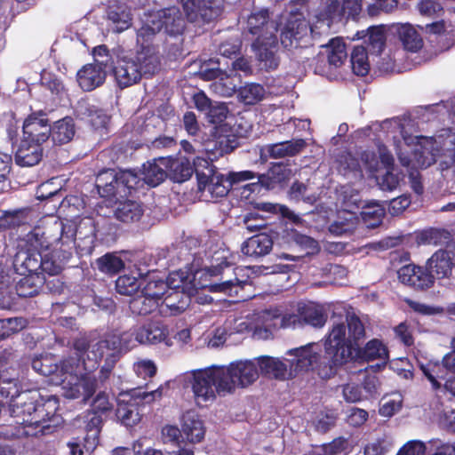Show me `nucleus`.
<instances>
[{
  "instance_id": "603ef678",
  "label": "nucleus",
  "mask_w": 455,
  "mask_h": 455,
  "mask_svg": "<svg viewBox=\"0 0 455 455\" xmlns=\"http://www.w3.org/2000/svg\"><path fill=\"white\" fill-rule=\"evenodd\" d=\"M80 359L77 357H67L60 361L58 360V369L55 373V378H52V381L65 382L68 376L76 375V370L79 367Z\"/></svg>"
},
{
  "instance_id": "c85d7f7f",
  "label": "nucleus",
  "mask_w": 455,
  "mask_h": 455,
  "mask_svg": "<svg viewBox=\"0 0 455 455\" xmlns=\"http://www.w3.org/2000/svg\"><path fill=\"white\" fill-rule=\"evenodd\" d=\"M307 146L305 140L293 139L291 140L268 144L266 152L271 158H283L299 154Z\"/></svg>"
},
{
  "instance_id": "864d4df0",
  "label": "nucleus",
  "mask_w": 455,
  "mask_h": 455,
  "mask_svg": "<svg viewBox=\"0 0 455 455\" xmlns=\"http://www.w3.org/2000/svg\"><path fill=\"white\" fill-rule=\"evenodd\" d=\"M108 20L115 24L114 30L121 33L132 26V15L125 8H110L108 12Z\"/></svg>"
},
{
  "instance_id": "8fccbe9b",
  "label": "nucleus",
  "mask_w": 455,
  "mask_h": 455,
  "mask_svg": "<svg viewBox=\"0 0 455 455\" xmlns=\"http://www.w3.org/2000/svg\"><path fill=\"white\" fill-rule=\"evenodd\" d=\"M351 67L354 74L358 76H365L370 71L368 60V51L364 46H355L350 58Z\"/></svg>"
},
{
  "instance_id": "5701e85b",
  "label": "nucleus",
  "mask_w": 455,
  "mask_h": 455,
  "mask_svg": "<svg viewBox=\"0 0 455 455\" xmlns=\"http://www.w3.org/2000/svg\"><path fill=\"white\" fill-rule=\"evenodd\" d=\"M151 285H146L142 293L132 298L129 303L131 312L135 315H148L155 312L159 307L154 297H157L162 291H152Z\"/></svg>"
},
{
  "instance_id": "49530a36",
  "label": "nucleus",
  "mask_w": 455,
  "mask_h": 455,
  "mask_svg": "<svg viewBox=\"0 0 455 455\" xmlns=\"http://www.w3.org/2000/svg\"><path fill=\"white\" fill-rule=\"evenodd\" d=\"M362 38L367 37L369 52L372 54H380L386 45V34L383 26L370 27L366 32L362 31Z\"/></svg>"
},
{
  "instance_id": "6e6552de",
  "label": "nucleus",
  "mask_w": 455,
  "mask_h": 455,
  "mask_svg": "<svg viewBox=\"0 0 455 455\" xmlns=\"http://www.w3.org/2000/svg\"><path fill=\"white\" fill-rule=\"evenodd\" d=\"M315 36V28L305 19L291 17L282 29L280 39L285 49L291 50L312 45Z\"/></svg>"
},
{
  "instance_id": "f03ea898",
  "label": "nucleus",
  "mask_w": 455,
  "mask_h": 455,
  "mask_svg": "<svg viewBox=\"0 0 455 455\" xmlns=\"http://www.w3.org/2000/svg\"><path fill=\"white\" fill-rule=\"evenodd\" d=\"M60 400L56 395H43L37 390H24L12 403L11 415L23 425L27 435H44L55 421Z\"/></svg>"
},
{
  "instance_id": "2f4dec72",
  "label": "nucleus",
  "mask_w": 455,
  "mask_h": 455,
  "mask_svg": "<svg viewBox=\"0 0 455 455\" xmlns=\"http://www.w3.org/2000/svg\"><path fill=\"white\" fill-rule=\"evenodd\" d=\"M84 423V430L86 432L84 437L87 449H94L99 443V436L101 431L103 418L100 414H96L91 411H86L82 416Z\"/></svg>"
},
{
  "instance_id": "69168bd1",
  "label": "nucleus",
  "mask_w": 455,
  "mask_h": 455,
  "mask_svg": "<svg viewBox=\"0 0 455 455\" xmlns=\"http://www.w3.org/2000/svg\"><path fill=\"white\" fill-rule=\"evenodd\" d=\"M241 46L242 42L238 37H231L220 44L219 52L222 56L231 59L240 53Z\"/></svg>"
},
{
  "instance_id": "dca6fc26",
  "label": "nucleus",
  "mask_w": 455,
  "mask_h": 455,
  "mask_svg": "<svg viewBox=\"0 0 455 455\" xmlns=\"http://www.w3.org/2000/svg\"><path fill=\"white\" fill-rule=\"evenodd\" d=\"M169 331L160 321H150L136 327V337L140 345H156L166 342Z\"/></svg>"
},
{
  "instance_id": "423d86ee",
  "label": "nucleus",
  "mask_w": 455,
  "mask_h": 455,
  "mask_svg": "<svg viewBox=\"0 0 455 455\" xmlns=\"http://www.w3.org/2000/svg\"><path fill=\"white\" fill-rule=\"evenodd\" d=\"M141 184V179L131 170L113 169L102 171L96 180V188L101 197L107 199L126 198Z\"/></svg>"
},
{
  "instance_id": "774afa93",
  "label": "nucleus",
  "mask_w": 455,
  "mask_h": 455,
  "mask_svg": "<svg viewBox=\"0 0 455 455\" xmlns=\"http://www.w3.org/2000/svg\"><path fill=\"white\" fill-rule=\"evenodd\" d=\"M391 446L392 443L386 438L377 439L364 447V455H385Z\"/></svg>"
},
{
  "instance_id": "393cba45",
  "label": "nucleus",
  "mask_w": 455,
  "mask_h": 455,
  "mask_svg": "<svg viewBox=\"0 0 455 455\" xmlns=\"http://www.w3.org/2000/svg\"><path fill=\"white\" fill-rule=\"evenodd\" d=\"M181 431L187 440L192 443H197L204 440L205 428L199 416L191 411H188L181 417Z\"/></svg>"
},
{
  "instance_id": "4468645a",
  "label": "nucleus",
  "mask_w": 455,
  "mask_h": 455,
  "mask_svg": "<svg viewBox=\"0 0 455 455\" xmlns=\"http://www.w3.org/2000/svg\"><path fill=\"white\" fill-rule=\"evenodd\" d=\"M95 63L86 64L76 74V80L84 92H92L102 85L106 80V64L95 60Z\"/></svg>"
},
{
  "instance_id": "58836bf2",
  "label": "nucleus",
  "mask_w": 455,
  "mask_h": 455,
  "mask_svg": "<svg viewBox=\"0 0 455 455\" xmlns=\"http://www.w3.org/2000/svg\"><path fill=\"white\" fill-rule=\"evenodd\" d=\"M338 172L343 176H352L362 179L363 177V168L359 158L351 152L343 151L336 158Z\"/></svg>"
},
{
  "instance_id": "c03bdc74",
  "label": "nucleus",
  "mask_w": 455,
  "mask_h": 455,
  "mask_svg": "<svg viewBox=\"0 0 455 455\" xmlns=\"http://www.w3.org/2000/svg\"><path fill=\"white\" fill-rule=\"evenodd\" d=\"M419 368L424 376L430 381L434 390L441 387L438 379H444L450 371L446 365H444L443 359L442 362L429 361L427 363H421Z\"/></svg>"
},
{
  "instance_id": "052dcab7",
  "label": "nucleus",
  "mask_w": 455,
  "mask_h": 455,
  "mask_svg": "<svg viewBox=\"0 0 455 455\" xmlns=\"http://www.w3.org/2000/svg\"><path fill=\"white\" fill-rule=\"evenodd\" d=\"M139 288L140 283L135 276L124 275L116 280V290L121 295L131 296L137 292Z\"/></svg>"
},
{
  "instance_id": "5fc2aeb1",
  "label": "nucleus",
  "mask_w": 455,
  "mask_h": 455,
  "mask_svg": "<svg viewBox=\"0 0 455 455\" xmlns=\"http://www.w3.org/2000/svg\"><path fill=\"white\" fill-rule=\"evenodd\" d=\"M361 214L363 221L368 228H376L382 224L386 211L381 205L373 204L367 205Z\"/></svg>"
},
{
  "instance_id": "f3484780",
  "label": "nucleus",
  "mask_w": 455,
  "mask_h": 455,
  "mask_svg": "<svg viewBox=\"0 0 455 455\" xmlns=\"http://www.w3.org/2000/svg\"><path fill=\"white\" fill-rule=\"evenodd\" d=\"M273 245L272 235L263 232L246 239L242 243L241 251L245 256L258 259L268 255L273 250Z\"/></svg>"
},
{
  "instance_id": "680f3d73",
  "label": "nucleus",
  "mask_w": 455,
  "mask_h": 455,
  "mask_svg": "<svg viewBox=\"0 0 455 455\" xmlns=\"http://www.w3.org/2000/svg\"><path fill=\"white\" fill-rule=\"evenodd\" d=\"M112 338H115L116 350H129L139 344V339L136 337V327L120 334L113 333Z\"/></svg>"
},
{
  "instance_id": "de8ad7c7",
  "label": "nucleus",
  "mask_w": 455,
  "mask_h": 455,
  "mask_svg": "<svg viewBox=\"0 0 455 455\" xmlns=\"http://www.w3.org/2000/svg\"><path fill=\"white\" fill-rule=\"evenodd\" d=\"M99 271L114 275L124 268V261L116 252H108L96 259Z\"/></svg>"
},
{
  "instance_id": "2eb2a0df",
  "label": "nucleus",
  "mask_w": 455,
  "mask_h": 455,
  "mask_svg": "<svg viewBox=\"0 0 455 455\" xmlns=\"http://www.w3.org/2000/svg\"><path fill=\"white\" fill-rule=\"evenodd\" d=\"M64 227L61 222H55L52 227L36 230L32 235V245L42 253L50 252L60 243Z\"/></svg>"
},
{
  "instance_id": "bb28decb",
  "label": "nucleus",
  "mask_w": 455,
  "mask_h": 455,
  "mask_svg": "<svg viewBox=\"0 0 455 455\" xmlns=\"http://www.w3.org/2000/svg\"><path fill=\"white\" fill-rule=\"evenodd\" d=\"M97 387V379L90 373H84L76 378V382L67 390V395L73 399L82 398L86 402L94 395Z\"/></svg>"
},
{
  "instance_id": "9d476101",
  "label": "nucleus",
  "mask_w": 455,
  "mask_h": 455,
  "mask_svg": "<svg viewBox=\"0 0 455 455\" xmlns=\"http://www.w3.org/2000/svg\"><path fill=\"white\" fill-rule=\"evenodd\" d=\"M51 126L46 113L33 112L24 120L22 139L44 144L51 137Z\"/></svg>"
},
{
  "instance_id": "c9c22d12",
  "label": "nucleus",
  "mask_w": 455,
  "mask_h": 455,
  "mask_svg": "<svg viewBox=\"0 0 455 455\" xmlns=\"http://www.w3.org/2000/svg\"><path fill=\"white\" fill-rule=\"evenodd\" d=\"M116 416L125 427H133L141 419L139 407L131 397L127 401L123 398L117 400Z\"/></svg>"
},
{
  "instance_id": "9b49d317",
  "label": "nucleus",
  "mask_w": 455,
  "mask_h": 455,
  "mask_svg": "<svg viewBox=\"0 0 455 455\" xmlns=\"http://www.w3.org/2000/svg\"><path fill=\"white\" fill-rule=\"evenodd\" d=\"M224 372L228 376L227 381L230 379V393L235 387H246L259 379L257 364L251 361H239L231 363L228 367L224 366Z\"/></svg>"
},
{
  "instance_id": "f257e3e1",
  "label": "nucleus",
  "mask_w": 455,
  "mask_h": 455,
  "mask_svg": "<svg viewBox=\"0 0 455 455\" xmlns=\"http://www.w3.org/2000/svg\"><path fill=\"white\" fill-rule=\"evenodd\" d=\"M344 323L332 326L324 339L323 361L317 367V375L322 379L334 377L338 370L352 361L355 348L365 339V327L355 313H348Z\"/></svg>"
},
{
  "instance_id": "4be33fe9",
  "label": "nucleus",
  "mask_w": 455,
  "mask_h": 455,
  "mask_svg": "<svg viewBox=\"0 0 455 455\" xmlns=\"http://www.w3.org/2000/svg\"><path fill=\"white\" fill-rule=\"evenodd\" d=\"M169 157V164L167 165L168 168V177L173 180L174 182L181 183L188 180L192 174L195 172L196 175L197 169V161L199 159H204V157H196L193 160V164L186 157L180 158H173L172 156Z\"/></svg>"
},
{
  "instance_id": "f8f14e48",
  "label": "nucleus",
  "mask_w": 455,
  "mask_h": 455,
  "mask_svg": "<svg viewBox=\"0 0 455 455\" xmlns=\"http://www.w3.org/2000/svg\"><path fill=\"white\" fill-rule=\"evenodd\" d=\"M315 345L307 343L288 351V355L294 356L290 362L292 371L298 373L311 370L317 373V367L323 361V355H320L318 352L313 350Z\"/></svg>"
},
{
  "instance_id": "a878e982",
  "label": "nucleus",
  "mask_w": 455,
  "mask_h": 455,
  "mask_svg": "<svg viewBox=\"0 0 455 455\" xmlns=\"http://www.w3.org/2000/svg\"><path fill=\"white\" fill-rule=\"evenodd\" d=\"M426 266L435 279H443L450 276L452 271L453 262L447 250H437L426 262Z\"/></svg>"
},
{
  "instance_id": "a19ab883",
  "label": "nucleus",
  "mask_w": 455,
  "mask_h": 455,
  "mask_svg": "<svg viewBox=\"0 0 455 455\" xmlns=\"http://www.w3.org/2000/svg\"><path fill=\"white\" fill-rule=\"evenodd\" d=\"M292 174L288 163L279 162L273 164L266 176V188L274 189L276 186L285 184Z\"/></svg>"
},
{
  "instance_id": "f704fd0d",
  "label": "nucleus",
  "mask_w": 455,
  "mask_h": 455,
  "mask_svg": "<svg viewBox=\"0 0 455 455\" xmlns=\"http://www.w3.org/2000/svg\"><path fill=\"white\" fill-rule=\"evenodd\" d=\"M258 365L263 374L271 375L276 379L284 380L293 377L292 370L288 371L287 365L278 358L260 356Z\"/></svg>"
},
{
  "instance_id": "37998d69",
  "label": "nucleus",
  "mask_w": 455,
  "mask_h": 455,
  "mask_svg": "<svg viewBox=\"0 0 455 455\" xmlns=\"http://www.w3.org/2000/svg\"><path fill=\"white\" fill-rule=\"evenodd\" d=\"M265 87L258 83H246L237 90V100L244 105H255L264 100Z\"/></svg>"
},
{
  "instance_id": "39448f33",
  "label": "nucleus",
  "mask_w": 455,
  "mask_h": 455,
  "mask_svg": "<svg viewBox=\"0 0 455 455\" xmlns=\"http://www.w3.org/2000/svg\"><path fill=\"white\" fill-rule=\"evenodd\" d=\"M160 68V61L156 55L138 53L134 58L123 57L116 60L113 75L121 89L138 84L142 76H152Z\"/></svg>"
},
{
  "instance_id": "6ab92c4d",
  "label": "nucleus",
  "mask_w": 455,
  "mask_h": 455,
  "mask_svg": "<svg viewBox=\"0 0 455 455\" xmlns=\"http://www.w3.org/2000/svg\"><path fill=\"white\" fill-rule=\"evenodd\" d=\"M42 145L41 143L22 139L15 152V163L17 165L32 167L38 164L42 161L44 155Z\"/></svg>"
},
{
  "instance_id": "3c124183",
  "label": "nucleus",
  "mask_w": 455,
  "mask_h": 455,
  "mask_svg": "<svg viewBox=\"0 0 455 455\" xmlns=\"http://www.w3.org/2000/svg\"><path fill=\"white\" fill-rule=\"evenodd\" d=\"M171 292H169L162 300L167 307L170 308L172 314L177 315L186 310L188 305V297L184 294L183 288L181 291L180 285H176Z\"/></svg>"
},
{
  "instance_id": "cd10ccee",
  "label": "nucleus",
  "mask_w": 455,
  "mask_h": 455,
  "mask_svg": "<svg viewBox=\"0 0 455 455\" xmlns=\"http://www.w3.org/2000/svg\"><path fill=\"white\" fill-rule=\"evenodd\" d=\"M248 31L256 37L264 36L267 33H275L276 28L269 20V11L263 8L251 12L247 20Z\"/></svg>"
},
{
  "instance_id": "b1692460",
  "label": "nucleus",
  "mask_w": 455,
  "mask_h": 455,
  "mask_svg": "<svg viewBox=\"0 0 455 455\" xmlns=\"http://www.w3.org/2000/svg\"><path fill=\"white\" fill-rule=\"evenodd\" d=\"M156 17L160 29L164 30L166 34L177 36L183 33L185 21L179 9L175 7L164 9Z\"/></svg>"
},
{
  "instance_id": "ea45409f",
  "label": "nucleus",
  "mask_w": 455,
  "mask_h": 455,
  "mask_svg": "<svg viewBox=\"0 0 455 455\" xmlns=\"http://www.w3.org/2000/svg\"><path fill=\"white\" fill-rule=\"evenodd\" d=\"M76 132L74 120L66 116L51 126V137L55 145L68 143Z\"/></svg>"
},
{
  "instance_id": "7ed1b4c3",
  "label": "nucleus",
  "mask_w": 455,
  "mask_h": 455,
  "mask_svg": "<svg viewBox=\"0 0 455 455\" xmlns=\"http://www.w3.org/2000/svg\"><path fill=\"white\" fill-rule=\"evenodd\" d=\"M199 281L201 289L210 292L223 293L228 296L238 297L247 284L249 275L241 267H235L227 259L220 263L204 269Z\"/></svg>"
},
{
  "instance_id": "a18cd8bd",
  "label": "nucleus",
  "mask_w": 455,
  "mask_h": 455,
  "mask_svg": "<svg viewBox=\"0 0 455 455\" xmlns=\"http://www.w3.org/2000/svg\"><path fill=\"white\" fill-rule=\"evenodd\" d=\"M32 369L40 375L55 378L58 358L52 354H41L31 361Z\"/></svg>"
},
{
  "instance_id": "09e8293b",
  "label": "nucleus",
  "mask_w": 455,
  "mask_h": 455,
  "mask_svg": "<svg viewBox=\"0 0 455 455\" xmlns=\"http://www.w3.org/2000/svg\"><path fill=\"white\" fill-rule=\"evenodd\" d=\"M321 46L327 48L328 62L336 68L340 67L347 57L346 44L341 38H332L327 44H321Z\"/></svg>"
},
{
  "instance_id": "bf43d9fd",
  "label": "nucleus",
  "mask_w": 455,
  "mask_h": 455,
  "mask_svg": "<svg viewBox=\"0 0 455 455\" xmlns=\"http://www.w3.org/2000/svg\"><path fill=\"white\" fill-rule=\"evenodd\" d=\"M40 83L41 85L49 90L52 95L60 96L65 92V86L62 81L52 72L44 71L41 74Z\"/></svg>"
},
{
  "instance_id": "79ce46f5",
  "label": "nucleus",
  "mask_w": 455,
  "mask_h": 455,
  "mask_svg": "<svg viewBox=\"0 0 455 455\" xmlns=\"http://www.w3.org/2000/svg\"><path fill=\"white\" fill-rule=\"evenodd\" d=\"M222 11V0H196V20L200 18L209 23L220 16Z\"/></svg>"
},
{
  "instance_id": "20e7f679",
  "label": "nucleus",
  "mask_w": 455,
  "mask_h": 455,
  "mask_svg": "<svg viewBox=\"0 0 455 455\" xmlns=\"http://www.w3.org/2000/svg\"><path fill=\"white\" fill-rule=\"evenodd\" d=\"M196 180L198 191L208 192L212 198L226 196L234 186L254 179L251 171L230 172L227 177L220 173L216 166L207 159L197 161Z\"/></svg>"
},
{
  "instance_id": "1a4fd4ad",
  "label": "nucleus",
  "mask_w": 455,
  "mask_h": 455,
  "mask_svg": "<svg viewBox=\"0 0 455 455\" xmlns=\"http://www.w3.org/2000/svg\"><path fill=\"white\" fill-rule=\"evenodd\" d=\"M398 280L418 291H425L435 285V277L425 267L408 264L401 267L397 271Z\"/></svg>"
},
{
  "instance_id": "c756f323",
  "label": "nucleus",
  "mask_w": 455,
  "mask_h": 455,
  "mask_svg": "<svg viewBox=\"0 0 455 455\" xmlns=\"http://www.w3.org/2000/svg\"><path fill=\"white\" fill-rule=\"evenodd\" d=\"M388 358V351L386 346L379 339H373L368 341L363 347L361 343L355 348L352 354L353 360L372 361L375 359L387 360Z\"/></svg>"
},
{
  "instance_id": "4d7b16f0",
  "label": "nucleus",
  "mask_w": 455,
  "mask_h": 455,
  "mask_svg": "<svg viewBox=\"0 0 455 455\" xmlns=\"http://www.w3.org/2000/svg\"><path fill=\"white\" fill-rule=\"evenodd\" d=\"M316 18L319 21L326 22L330 26L334 19L343 18L342 3L339 0H328L326 6L321 10Z\"/></svg>"
},
{
  "instance_id": "aec40b11",
  "label": "nucleus",
  "mask_w": 455,
  "mask_h": 455,
  "mask_svg": "<svg viewBox=\"0 0 455 455\" xmlns=\"http://www.w3.org/2000/svg\"><path fill=\"white\" fill-rule=\"evenodd\" d=\"M169 157H158L143 164V181L150 187H156L168 177Z\"/></svg>"
},
{
  "instance_id": "7c9ffc66",
  "label": "nucleus",
  "mask_w": 455,
  "mask_h": 455,
  "mask_svg": "<svg viewBox=\"0 0 455 455\" xmlns=\"http://www.w3.org/2000/svg\"><path fill=\"white\" fill-rule=\"evenodd\" d=\"M44 283L45 275L42 273L28 274L16 284V293L20 298L35 297L42 292Z\"/></svg>"
},
{
  "instance_id": "6e6d98bb",
  "label": "nucleus",
  "mask_w": 455,
  "mask_h": 455,
  "mask_svg": "<svg viewBox=\"0 0 455 455\" xmlns=\"http://www.w3.org/2000/svg\"><path fill=\"white\" fill-rule=\"evenodd\" d=\"M238 145L239 143L235 135H219L215 140L212 141V148L210 150L215 155L222 156L231 153Z\"/></svg>"
},
{
  "instance_id": "4c0bfd02",
  "label": "nucleus",
  "mask_w": 455,
  "mask_h": 455,
  "mask_svg": "<svg viewBox=\"0 0 455 455\" xmlns=\"http://www.w3.org/2000/svg\"><path fill=\"white\" fill-rule=\"evenodd\" d=\"M259 320L261 321V325L259 323L255 326L254 334L259 338L268 339L273 331L279 330L280 324V312L278 309H267L260 313Z\"/></svg>"
},
{
  "instance_id": "0eeeda50",
  "label": "nucleus",
  "mask_w": 455,
  "mask_h": 455,
  "mask_svg": "<svg viewBox=\"0 0 455 455\" xmlns=\"http://www.w3.org/2000/svg\"><path fill=\"white\" fill-rule=\"evenodd\" d=\"M224 372V366H212L204 370H197L193 373L192 390L197 404L202 402L213 401L215 392L230 393L232 383Z\"/></svg>"
},
{
  "instance_id": "e2e57ef3",
  "label": "nucleus",
  "mask_w": 455,
  "mask_h": 455,
  "mask_svg": "<svg viewBox=\"0 0 455 455\" xmlns=\"http://www.w3.org/2000/svg\"><path fill=\"white\" fill-rule=\"evenodd\" d=\"M215 91L223 97H231L237 94V85L235 78L225 75L220 76V80L214 83Z\"/></svg>"
},
{
  "instance_id": "0e129e2a",
  "label": "nucleus",
  "mask_w": 455,
  "mask_h": 455,
  "mask_svg": "<svg viewBox=\"0 0 455 455\" xmlns=\"http://www.w3.org/2000/svg\"><path fill=\"white\" fill-rule=\"evenodd\" d=\"M88 110L89 123L92 127L96 131L107 129L110 117L106 112L102 109L95 108L94 107Z\"/></svg>"
},
{
  "instance_id": "338daca9",
  "label": "nucleus",
  "mask_w": 455,
  "mask_h": 455,
  "mask_svg": "<svg viewBox=\"0 0 455 455\" xmlns=\"http://www.w3.org/2000/svg\"><path fill=\"white\" fill-rule=\"evenodd\" d=\"M42 251L35 250H28L26 258L23 260L22 266L27 269L28 274L39 273L42 267Z\"/></svg>"
},
{
  "instance_id": "473e14b6",
  "label": "nucleus",
  "mask_w": 455,
  "mask_h": 455,
  "mask_svg": "<svg viewBox=\"0 0 455 455\" xmlns=\"http://www.w3.org/2000/svg\"><path fill=\"white\" fill-rule=\"evenodd\" d=\"M392 30L405 50L416 52L421 49L423 45L422 38L411 25L396 24L392 27Z\"/></svg>"
},
{
  "instance_id": "13d9d810",
  "label": "nucleus",
  "mask_w": 455,
  "mask_h": 455,
  "mask_svg": "<svg viewBox=\"0 0 455 455\" xmlns=\"http://www.w3.org/2000/svg\"><path fill=\"white\" fill-rule=\"evenodd\" d=\"M74 244L75 239L72 235L63 237L62 235L60 243L56 247H53L50 251V254L56 258L60 263L68 262L72 258Z\"/></svg>"
},
{
  "instance_id": "72a5a7b5",
  "label": "nucleus",
  "mask_w": 455,
  "mask_h": 455,
  "mask_svg": "<svg viewBox=\"0 0 455 455\" xmlns=\"http://www.w3.org/2000/svg\"><path fill=\"white\" fill-rule=\"evenodd\" d=\"M24 390L20 389V383L17 374L5 372L0 383V402L4 405H8L9 409L12 403H15L16 399Z\"/></svg>"
},
{
  "instance_id": "ddd939ff",
  "label": "nucleus",
  "mask_w": 455,
  "mask_h": 455,
  "mask_svg": "<svg viewBox=\"0 0 455 455\" xmlns=\"http://www.w3.org/2000/svg\"><path fill=\"white\" fill-rule=\"evenodd\" d=\"M252 48L265 69L273 70L278 67L279 60L275 55L277 37L275 33H267L263 37H256Z\"/></svg>"
},
{
  "instance_id": "412c9836",
  "label": "nucleus",
  "mask_w": 455,
  "mask_h": 455,
  "mask_svg": "<svg viewBox=\"0 0 455 455\" xmlns=\"http://www.w3.org/2000/svg\"><path fill=\"white\" fill-rule=\"evenodd\" d=\"M297 312L300 314L302 325H310L315 328H322L327 322V314L320 304L308 301L299 302Z\"/></svg>"
},
{
  "instance_id": "a211bd4d",
  "label": "nucleus",
  "mask_w": 455,
  "mask_h": 455,
  "mask_svg": "<svg viewBox=\"0 0 455 455\" xmlns=\"http://www.w3.org/2000/svg\"><path fill=\"white\" fill-rule=\"evenodd\" d=\"M115 342V338H112L111 334H108L105 339L92 345L91 350L87 353L88 363L83 358L84 370L92 371L98 368L100 362L104 356H107V360L108 357L114 356L116 344Z\"/></svg>"
},
{
  "instance_id": "e433bc0d",
  "label": "nucleus",
  "mask_w": 455,
  "mask_h": 455,
  "mask_svg": "<svg viewBox=\"0 0 455 455\" xmlns=\"http://www.w3.org/2000/svg\"><path fill=\"white\" fill-rule=\"evenodd\" d=\"M144 214V208L140 203L132 200L119 202L114 211L116 220L124 223L139 221Z\"/></svg>"
}]
</instances>
